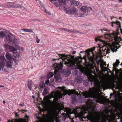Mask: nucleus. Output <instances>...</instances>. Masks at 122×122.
Returning a JSON list of instances; mask_svg holds the SVG:
<instances>
[{
  "mask_svg": "<svg viewBox=\"0 0 122 122\" xmlns=\"http://www.w3.org/2000/svg\"><path fill=\"white\" fill-rule=\"evenodd\" d=\"M59 89L57 90L56 92H54L52 93L51 95V98H54L53 100L55 102H56L58 99L62 98V95H65L68 94L69 95L71 94V97L73 101L76 102L77 101V96H80V95L77 92L75 91L74 90H66L64 87H58L57 88Z\"/></svg>",
  "mask_w": 122,
  "mask_h": 122,
  "instance_id": "obj_1",
  "label": "nucleus"
},
{
  "mask_svg": "<svg viewBox=\"0 0 122 122\" xmlns=\"http://www.w3.org/2000/svg\"><path fill=\"white\" fill-rule=\"evenodd\" d=\"M86 109L84 107H78L76 109H74L73 113L76 115L77 117L81 118L82 119L84 118H86L83 116L84 115L86 114V115L88 118H92L95 115H97L96 122H103V118L101 116L99 112L93 111L90 112L87 111L88 113L86 112Z\"/></svg>",
  "mask_w": 122,
  "mask_h": 122,
  "instance_id": "obj_2",
  "label": "nucleus"
},
{
  "mask_svg": "<svg viewBox=\"0 0 122 122\" xmlns=\"http://www.w3.org/2000/svg\"><path fill=\"white\" fill-rule=\"evenodd\" d=\"M56 55L59 56L60 58L63 61V63L65 65H67L68 68H70L71 70H73L76 68L75 70V75H77L79 71L81 73L85 74L86 71L84 68H83L81 70L78 68L77 64L75 60L72 59L73 57L70 56V58L66 56L65 55L62 54L60 55L57 53L56 54Z\"/></svg>",
  "mask_w": 122,
  "mask_h": 122,
  "instance_id": "obj_3",
  "label": "nucleus"
},
{
  "mask_svg": "<svg viewBox=\"0 0 122 122\" xmlns=\"http://www.w3.org/2000/svg\"><path fill=\"white\" fill-rule=\"evenodd\" d=\"M83 95L85 98L91 97L93 98L95 100L99 103L102 102V98L100 93V91H98L96 88L93 87L89 92L82 93Z\"/></svg>",
  "mask_w": 122,
  "mask_h": 122,
  "instance_id": "obj_4",
  "label": "nucleus"
},
{
  "mask_svg": "<svg viewBox=\"0 0 122 122\" xmlns=\"http://www.w3.org/2000/svg\"><path fill=\"white\" fill-rule=\"evenodd\" d=\"M70 5L67 4L66 2L61 9L64 10L65 13L68 14L72 15L74 16H78V10L74 7H71Z\"/></svg>",
  "mask_w": 122,
  "mask_h": 122,
  "instance_id": "obj_5",
  "label": "nucleus"
},
{
  "mask_svg": "<svg viewBox=\"0 0 122 122\" xmlns=\"http://www.w3.org/2000/svg\"><path fill=\"white\" fill-rule=\"evenodd\" d=\"M118 48L116 47L114 44H110L108 47L103 46L102 48H100L99 49V53L100 54H104L105 52L106 54H108L110 53L111 51L113 52L115 51L116 52Z\"/></svg>",
  "mask_w": 122,
  "mask_h": 122,
  "instance_id": "obj_6",
  "label": "nucleus"
},
{
  "mask_svg": "<svg viewBox=\"0 0 122 122\" xmlns=\"http://www.w3.org/2000/svg\"><path fill=\"white\" fill-rule=\"evenodd\" d=\"M63 61H62V62H61L60 63H54L53 66V68L55 69L54 73L55 74L54 75V77L56 81L59 80L60 79V75L57 74V73L61 72V70L63 67Z\"/></svg>",
  "mask_w": 122,
  "mask_h": 122,
  "instance_id": "obj_7",
  "label": "nucleus"
},
{
  "mask_svg": "<svg viewBox=\"0 0 122 122\" xmlns=\"http://www.w3.org/2000/svg\"><path fill=\"white\" fill-rule=\"evenodd\" d=\"M90 81L87 80L84 81L83 84L85 86H89L91 84L92 85L93 83L94 85H97L99 82V81L97 79L93 76L90 75Z\"/></svg>",
  "mask_w": 122,
  "mask_h": 122,
  "instance_id": "obj_8",
  "label": "nucleus"
},
{
  "mask_svg": "<svg viewBox=\"0 0 122 122\" xmlns=\"http://www.w3.org/2000/svg\"><path fill=\"white\" fill-rule=\"evenodd\" d=\"M54 5L61 9L66 1L64 0H49Z\"/></svg>",
  "mask_w": 122,
  "mask_h": 122,
  "instance_id": "obj_9",
  "label": "nucleus"
},
{
  "mask_svg": "<svg viewBox=\"0 0 122 122\" xmlns=\"http://www.w3.org/2000/svg\"><path fill=\"white\" fill-rule=\"evenodd\" d=\"M81 10L85 13H82L81 12L79 13L78 15V17H84L87 15V12L88 11V7L87 6H83L81 8Z\"/></svg>",
  "mask_w": 122,
  "mask_h": 122,
  "instance_id": "obj_10",
  "label": "nucleus"
},
{
  "mask_svg": "<svg viewBox=\"0 0 122 122\" xmlns=\"http://www.w3.org/2000/svg\"><path fill=\"white\" fill-rule=\"evenodd\" d=\"M25 119L23 118H20L18 119H13L11 120H10L8 121V122H26V121L28 120V116L25 115Z\"/></svg>",
  "mask_w": 122,
  "mask_h": 122,
  "instance_id": "obj_11",
  "label": "nucleus"
},
{
  "mask_svg": "<svg viewBox=\"0 0 122 122\" xmlns=\"http://www.w3.org/2000/svg\"><path fill=\"white\" fill-rule=\"evenodd\" d=\"M15 38V36L12 34L10 33H9L8 34L5 39V40L8 42H11L12 41L13 38Z\"/></svg>",
  "mask_w": 122,
  "mask_h": 122,
  "instance_id": "obj_12",
  "label": "nucleus"
},
{
  "mask_svg": "<svg viewBox=\"0 0 122 122\" xmlns=\"http://www.w3.org/2000/svg\"><path fill=\"white\" fill-rule=\"evenodd\" d=\"M4 47L6 49H8L9 51L12 52L16 51V50L12 46H10L7 44H5V45Z\"/></svg>",
  "mask_w": 122,
  "mask_h": 122,
  "instance_id": "obj_13",
  "label": "nucleus"
},
{
  "mask_svg": "<svg viewBox=\"0 0 122 122\" xmlns=\"http://www.w3.org/2000/svg\"><path fill=\"white\" fill-rule=\"evenodd\" d=\"M6 60L3 62L4 67V66L7 67L11 68L12 67V62L10 61H6Z\"/></svg>",
  "mask_w": 122,
  "mask_h": 122,
  "instance_id": "obj_14",
  "label": "nucleus"
},
{
  "mask_svg": "<svg viewBox=\"0 0 122 122\" xmlns=\"http://www.w3.org/2000/svg\"><path fill=\"white\" fill-rule=\"evenodd\" d=\"M68 3H71V5L77 6L79 4V3L77 1L75 0H70L68 1Z\"/></svg>",
  "mask_w": 122,
  "mask_h": 122,
  "instance_id": "obj_15",
  "label": "nucleus"
},
{
  "mask_svg": "<svg viewBox=\"0 0 122 122\" xmlns=\"http://www.w3.org/2000/svg\"><path fill=\"white\" fill-rule=\"evenodd\" d=\"M82 81V79L81 77L79 76L75 78L74 83L75 84L80 83H81Z\"/></svg>",
  "mask_w": 122,
  "mask_h": 122,
  "instance_id": "obj_16",
  "label": "nucleus"
},
{
  "mask_svg": "<svg viewBox=\"0 0 122 122\" xmlns=\"http://www.w3.org/2000/svg\"><path fill=\"white\" fill-rule=\"evenodd\" d=\"M49 115L51 118H53L54 117L55 115V110H52L49 112Z\"/></svg>",
  "mask_w": 122,
  "mask_h": 122,
  "instance_id": "obj_17",
  "label": "nucleus"
},
{
  "mask_svg": "<svg viewBox=\"0 0 122 122\" xmlns=\"http://www.w3.org/2000/svg\"><path fill=\"white\" fill-rule=\"evenodd\" d=\"M114 24L117 25V27L118 28H120L121 26L120 23L119 21L117 20L116 22H112L111 24L112 26H113Z\"/></svg>",
  "mask_w": 122,
  "mask_h": 122,
  "instance_id": "obj_18",
  "label": "nucleus"
},
{
  "mask_svg": "<svg viewBox=\"0 0 122 122\" xmlns=\"http://www.w3.org/2000/svg\"><path fill=\"white\" fill-rule=\"evenodd\" d=\"M6 58L8 60L11 61L12 59V56L10 53H7L5 55Z\"/></svg>",
  "mask_w": 122,
  "mask_h": 122,
  "instance_id": "obj_19",
  "label": "nucleus"
},
{
  "mask_svg": "<svg viewBox=\"0 0 122 122\" xmlns=\"http://www.w3.org/2000/svg\"><path fill=\"white\" fill-rule=\"evenodd\" d=\"M6 34V32L5 30L1 31L0 32V37L1 38L4 37Z\"/></svg>",
  "mask_w": 122,
  "mask_h": 122,
  "instance_id": "obj_20",
  "label": "nucleus"
},
{
  "mask_svg": "<svg viewBox=\"0 0 122 122\" xmlns=\"http://www.w3.org/2000/svg\"><path fill=\"white\" fill-rule=\"evenodd\" d=\"M32 84L33 83L31 81H28V87L30 90L31 89Z\"/></svg>",
  "mask_w": 122,
  "mask_h": 122,
  "instance_id": "obj_21",
  "label": "nucleus"
},
{
  "mask_svg": "<svg viewBox=\"0 0 122 122\" xmlns=\"http://www.w3.org/2000/svg\"><path fill=\"white\" fill-rule=\"evenodd\" d=\"M12 8H17L21 7V5L19 4H16L13 2Z\"/></svg>",
  "mask_w": 122,
  "mask_h": 122,
  "instance_id": "obj_22",
  "label": "nucleus"
},
{
  "mask_svg": "<svg viewBox=\"0 0 122 122\" xmlns=\"http://www.w3.org/2000/svg\"><path fill=\"white\" fill-rule=\"evenodd\" d=\"M114 40L116 41H121V39L120 38L118 37L116 35H115L114 37Z\"/></svg>",
  "mask_w": 122,
  "mask_h": 122,
  "instance_id": "obj_23",
  "label": "nucleus"
},
{
  "mask_svg": "<svg viewBox=\"0 0 122 122\" xmlns=\"http://www.w3.org/2000/svg\"><path fill=\"white\" fill-rule=\"evenodd\" d=\"M119 60L117 59L115 63H114L113 64V67L115 68H116V67L118 66L119 64Z\"/></svg>",
  "mask_w": 122,
  "mask_h": 122,
  "instance_id": "obj_24",
  "label": "nucleus"
},
{
  "mask_svg": "<svg viewBox=\"0 0 122 122\" xmlns=\"http://www.w3.org/2000/svg\"><path fill=\"white\" fill-rule=\"evenodd\" d=\"M64 72L65 73L64 75H66V76L69 75L71 73L70 71L69 70H66L64 71Z\"/></svg>",
  "mask_w": 122,
  "mask_h": 122,
  "instance_id": "obj_25",
  "label": "nucleus"
},
{
  "mask_svg": "<svg viewBox=\"0 0 122 122\" xmlns=\"http://www.w3.org/2000/svg\"><path fill=\"white\" fill-rule=\"evenodd\" d=\"M71 29H69L65 28H63L61 29V30H64L67 31V32H69L71 33Z\"/></svg>",
  "mask_w": 122,
  "mask_h": 122,
  "instance_id": "obj_26",
  "label": "nucleus"
},
{
  "mask_svg": "<svg viewBox=\"0 0 122 122\" xmlns=\"http://www.w3.org/2000/svg\"><path fill=\"white\" fill-rule=\"evenodd\" d=\"M79 33L80 34H82V33L81 32L77 30H73L72 29L71 30V33Z\"/></svg>",
  "mask_w": 122,
  "mask_h": 122,
  "instance_id": "obj_27",
  "label": "nucleus"
},
{
  "mask_svg": "<svg viewBox=\"0 0 122 122\" xmlns=\"http://www.w3.org/2000/svg\"><path fill=\"white\" fill-rule=\"evenodd\" d=\"M13 2H8L6 3V5L7 7H12Z\"/></svg>",
  "mask_w": 122,
  "mask_h": 122,
  "instance_id": "obj_28",
  "label": "nucleus"
},
{
  "mask_svg": "<svg viewBox=\"0 0 122 122\" xmlns=\"http://www.w3.org/2000/svg\"><path fill=\"white\" fill-rule=\"evenodd\" d=\"M53 76V73L50 72L48 74L47 78H50L52 77Z\"/></svg>",
  "mask_w": 122,
  "mask_h": 122,
  "instance_id": "obj_29",
  "label": "nucleus"
},
{
  "mask_svg": "<svg viewBox=\"0 0 122 122\" xmlns=\"http://www.w3.org/2000/svg\"><path fill=\"white\" fill-rule=\"evenodd\" d=\"M21 30H24L25 32H32V30L30 29H21Z\"/></svg>",
  "mask_w": 122,
  "mask_h": 122,
  "instance_id": "obj_30",
  "label": "nucleus"
},
{
  "mask_svg": "<svg viewBox=\"0 0 122 122\" xmlns=\"http://www.w3.org/2000/svg\"><path fill=\"white\" fill-rule=\"evenodd\" d=\"M48 93V91L47 89L46 88H45L44 89V91L43 92V93L44 95H45L47 94Z\"/></svg>",
  "mask_w": 122,
  "mask_h": 122,
  "instance_id": "obj_31",
  "label": "nucleus"
},
{
  "mask_svg": "<svg viewBox=\"0 0 122 122\" xmlns=\"http://www.w3.org/2000/svg\"><path fill=\"white\" fill-rule=\"evenodd\" d=\"M87 69H92V65L91 64H88L87 66Z\"/></svg>",
  "mask_w": 122,
  "mask_h": 122,
  "instance_id": "obj_32",
  "label": "nucleus"
},
{
  "mask_svg": "<svg viewBox=\"0 0 122 122\" xmlns=\"http://www.w3.org/2000/svg\"><path fill=\"white\" fill-rule=\"evenodd\" d=\"M42 85L41 84H40V86L41 88L44 87L45 86V85L44 83L42 82L41 83Z\"/></svg>",
  "mask_w": 122,
  "mask_h": 122,
  "instance_id": "obj_33",
  "label": "nucleus"
},
{
  "mask_svg": "<svg viewBox=\"0 0 122 122\" xmlns=\"http://www.w3.org/2000/svg\"><path fill=\"white\" fill-rule=\"evenodd\" d=\"M15 38H13L14 40V41L13 42V43H18V40H17V39H15Z\"/></svg>",
  "mask_w": 122,
  "mask_h": 122,
  "instance_id": "obj_34",
  "label": "nucleus"
},
{
  "mask_svg": "<svg viewBox=\"0 0 122 122\" xmlns=\"http://www.w3.org/2000/svg\"><path fill=\"white\" fill-rule=\"evenodd\" d=\"M42 7L43 8L44 10L45 11V12L47 14H48V15H50V13L48 12L46 10V9L45 8H44V6L43 5L42 6Z\"/></svg>",
  "mask_w": 122,
  "mask_h": 122,
  "instance_id": "obj_35",
  "label": "nucleus"
},
{
  "mask_svg": "<svg viewBox=\"0 0 122 122\" xmlns=\"http://www.w3.org/2000/svg\"><path fill=\"white\" fill-rule=\"evenodd\" d=\"M78 61L79 62H81L82 61L81 58V57H78V58L77 59Z\"/></svg>",
  "mask_w": 122,
  "mask_h": 122,
  "instance_id": "obj_36",
  "label": "nucleus"
},
{
  "mask_svg": "<svg viewBox=\"0 0 122 122\" xmlns=\"http://www.w3.org/2000/svg\"><path fill=\"white\" fill-rule=\"evenodd\" d=\"M21 7V9H22V10H23V11H26V9L24 7Z\"/></svg>",
  "mask_w": 122,
  "mask_h": 122,
  "instance_id": "obj_37",
  "label": "nucleus"
},
{
  "mask_svg": "<svg viewBox=\"0 0 122 122\" xmlns=\"http://www.w3.org/2000/svg\"><path fill=\"white\" fill-rule=\"evenodd\" d=\"M27 111V110H21V112L23 113H24L25 112H26Z\"/></svg>",
  "mask_w": 122,
  "mask_h": 122,
  "instance_id": "obj_38",
  "label": "nucleus"
},
{
  "mask_svg": "<svg viewBox=\"0 0 122 122\" xmlns=\"http://www.w3.org/2000/svg\"><path fill=\"white\" fill-rule=\"evenodd\" d=\"M88 10H92V9L91 7H88Z\"/></svg>",
  "mask_w": 122,
  "mask_h": 122,
  "instance_id": "obj_39",
  "label": "nucleus"
},
{
  "mask_svg": "<svg viewBox=\"0 0 122 122\" xmlns=\"http://www.w3.org/2000/svg\"><path fill=\"white\" fill-rule=\"evenodd\" d=\"M100 67L102 69H103V68L104 67V66L102 64H100Z\"/></svg>",
  "mask_w": 122,
  "mask_h": 122,
  "instance_id": "obj_40",
  "label": "nucleus"
},
{
  "mask_svg": "<svg viewBox=\"0 0 122 122\" xmlns=\"http://www.w3.org/2000/svg\"><path fill=\"white\" fill-rule=\"evenodd\" d=\"M49 82V80H46L45 81V83L46 84H48Z\"/></svg>",
  "mask_w": 122,
  "mask_h": 122,
  "instance_id": "obj_41",
  "label": "nucleus"
},
{
  "mask_svg": "<svg viewBox=\"0 0 122 122\" xmlns=\"http://www.w3.org/2000/svg\"><path fill=\"white\" fill-rule=\"evenodd\" d=\"M19 105L20 106H21V107H23L24 106V103H23L22 104H20Z\"/></svg>",
  "mask_w": 122,
  "mask_h": 122,
  "instance_id": "obj_42",
  "label": "nucleus"
},
{
  "mask_svg": "<svg viewBox=\"0 0 122 122\" xmlns=\"http://www.w3.org/2000/svg\"><path fill=\"white\" fill-rule=\"evenodd\" d=\"M95 40L96 41H97L99 40H100L98 38H96L95 39Z\"/></svg>",
  "mask_w": 122,
  "mask_h": 122,
  "instance_id": "obj_43",
  "label": "nucleus"
},
{
  "mask_svg": "<svg viewBox=\"0 0 122 122\" xmlns=\"http://www.w3.org/2000/svg\"><path fill=\"white\" fill-rule=\"evenodd\" d=\"M15 115L16 117H19V115L16 112L15 113Z\"/></svg>",
  "mask_w": 122,
  "mask_h": 122,
  "instance_id": "obj_44",
  "label": "nucleus"
},
{
  "mask_svg": "<svg viewBox=\"0 0 122 122\" xmlns=\"http://www.w3.org/2000/svg\"><path fill=\"white\" fill-rule=\"evenodd\" d=\"M36 42L37 43H39L40 42V40L38 39L36 41Z\"/></svg>",
  "mask_w": 122,
  "mask_h": 122,
  "instance_id": "obj_45",
  "label": "nucleus"
},
{
  "mask_svg": "<svg viewBox=\"0 0 122 122\" xmlns=\"http://www.w3.org/2000/svg\"><path fill=\"white\" fill-rule=\"evenodd\" d=\"M76 52L75 51H74L72 52V54H74L76 53Z\"/></svg>",
  "mask_w": 122,
  "mask_h": 122,
  "instance_id": "obj_46",
  "label": "nucleus"
},
{
  "mask_svg": "<svg viewBox=\"0 0 122 122\" xmlns=\"http://www.w3.org/2000/svg\"><path fill=\"white\" fill-rule=\"evenodd\" d=\"M79 101L81 103H82V102H84V101H82V100L81 101V99H80L79 100Z\"/></svg>",
  "mask_w": 122,
  "mask_h": 122,
  "instance_id": "obj_47",
  "label": "nucleus"
},
{
  "mask_svg": "<svg viewBox=\"0 0 122 122\" xmlns=\"http://www.w3.org/2000/svg\"><path fill=\"white\" fill-rule=\"evenodd\" d=\"M120 32L121 33V34H122V29L120 28Z\"/></svg>",
  "mask_w": 122,
  "mask_h": 122,
  "instance_id": "obj_48",
  "label": "nucleus"
},
{
  "mask_svg": "<svg viewBox=\"0 0 122 122\" xmlns=\"http://www.w3.org/2000/svg\"><path fill=\"white\" fill-rule=\"evenodd\" d=\"M85 52L84 51H81L80 52V53H84Z\"/></svg>",
  "mask_w": 122,
  "mask_h": 122,
  "instance_id": "obj_49",
  "label": "nucleus"
},
{
  "mask_svg": "<svg viewBox=\"0 0 122 122\" xmlns=\"http://www.w3.org/2000/svg\"><path fill=\"white\" fill-rule=\"evenodd\" d=\"M31 97L33 99H34L35 98V96L33 95Z\"/></svg>",
  "mask_w": 122,
  "mask_h": 122,
  "instance_id": "obj_50",
  "label": "nucleus"
},
{
  "mask_svg": "<svg viewBox=\"0 0 122 122\" xmlns=\"http://www.w3.org/2000/svg\"><path fill=\"white\" fill-rule=\"evenodd\" d=\"M5 101L4 100L3 101V103L4 104H5Z\"/></svg>",
  "mask_w": 122,
  "mask_h": 122,
  "instance_id": "obj_51",
  "label": "nucleus"
},
{
  "mask_svg": "<svg viewBox=\"0 0 122 122\" xmlns=\"http://www.w3.org/2000/svg\"><path fill=\"white\" fill-rule=\"evenodd\" d=\"M0 87H4V86H3L1 85H0Z\"/></svg>",
  "mask_w": 122,
  "mask_h": 122,
  "instance_id": "obj_52",
  "label": "nucleus"
},
{
  "mask_svg": "<svg viewBox=\"0 0 122 122\" xmlns=\"http://www.w3.org/2000/svg\"><path fill=\"white\" fill-rule=\"evenodd\" d=\"M84 59L85 61L86 62V61L85 59V57H84Z\"/></svg>",
  "mask_w": 122,
  "mask_h": 122,
  "instance_id": "obj_53",
  "label": "nucleus"
},
{
  "mask_svg": "<svg viewBox=\"0 0 122 122\" xmlns=\"http://www.w3.org/2000/svg\"><path fill=\"white\" fill-rule=\"evenodd\" d=\"M103 30H104L105 31H107V29H103Z\"/></svg>",
  "mask_w": 122,
  "mask_h": 122,
  "instance_id": "obj_54",
  "label": "nucleus"
},
{
  "mask_svg": "<svg viewBox=\"0 0 122 122\" xmlns=\"http://www.w3.org/2000/svg\"><path fill=\"white\" fill-rule=\"evenodd\" d=\"M105 68L106 69L105 70V71H108L107 70V68L106 67H105Z\"/></svg>",
  "mask_w": 122,
  "mask_h": 122,
  "instance_id": "obj_55",
  "label": "nucleus"
},
{
  "mask_svg": "<svg viewBox=\"0 0 122 122\" xmlns=\"http://www.w3.org/2000/svg\"><path fill=\"white\" fill-rule=\"evenodd\" d=\"M33 21H37V20H33Z\"/></svg>",
  "mask_w": 122,
  "mask_h": 122,
  "instance_id": "obj_56",
  "label": "nucleus"
},
{
  "mask_svg": "<svg viewBox=\"0 0 122 122\" xmlns=\"http://www.w3.org/2000/svg\"><path fill=\"white\" fill-rule=\"evenodd\" d=\"M105 35H108L109 36V35L108 34H106Z\"/></svg>",
  "mask_w": 122,
  "mask_h": 122,
  "instance_id": "obj_57",
  "label": "nucleus"
},
{
  "mask_svg": "<svg viewBox=\"0 0 122 122\" xmlns=\"http://www.w3.org/2000/svg\"><path fill=\"white\" fill-rule=\"evenodd\" d=\"M120 65H121L122 66V62L120 64Z\"/></svg>",
  "mask_w": 122,
  "mask_h": 122,
  "instance_id": "obj_58",
  "label": "nucleus"
},
{
  "mask_svg": "<svg viewBox=\"0 0 122 122\" xmlns=\"http://www.w3.org/2000/svg\"><path fill=\"white\" fill-rule=\"evenodd\" d=\"M1 120V118L0 117V121Z\"/></svg>",
  "mask_w": 122,
  "mask_h": 122,
  "instance_id": "obj_59",
  "label": "nucleus"
},
{
  "mask_svg": "<svg viewBox=\"0 0 122 122\" xmlns=\"http://www.w3.org/2000/svg\"><path fill=\"white\" fill-rule=\"evenodd\" d=\"M112 17L113 18H115V17ZM115 18H116V17H115Z\"/></svg>",
  "mask_w": 122,
  "mask_h": 122,
  "instance_id": "obj_60",
  "label": "nucleus"
},
{
  "mask_svg": "<svg viewBox=\"0 0 122 122\" xmlns=\"http://www.w3.org/2000/svg\"><path fill=\"white\" fill-rule=\"evenodd\" d=\"M112 18H112V17L111 18V19L112 20Z\"/></svg>",
  "mask_w": 122,
  "mask_h": 122,
  "instance_id": "obj_61",
  "label": "nucleus"
},
{
  "mask_svg": "<svg viewBox=\"0 0 122 122\" xmlns=\"http://www.w3.org/2000/svg\"><path fill=\"white\" fill-rule=\"evenodd\" d=\"M121 18V17H119V19H120Z\"/></svg>",
  "mask_w": 122,
  "mask_h": 122,
  "instance_id": "obj_62",
  "label": "nucleus"
},
{
  "mask_svg": "<svg viewBox=\"0 0 122 122\" xmlns=\"http://www.w3.org/2000/svg\"><path fill=\"white\" fill-rule=\"evenodd\" d=\"M69 113H70V114L71 113V112H69Z\"/></svg>",
  "mask_w": 122,
  "mask_h": 122,
  "instance_id": "obj_63",
  "label": "nucleus"
},
{
  "mask_svg": "<svg viewBox=\"0 0 122 122\" xmlns=\"http://www.w3.org/2000/svg\"><path fill=\"white\" fill-rule=\"evenodd\" d=\"M101 30L102 31V30Z\"/></svg>",
  "mask_w": 122,
  "mask_h": 122,
  "instance_id": "obj_64",
  "label": "nucleus"
}]
</instances>
